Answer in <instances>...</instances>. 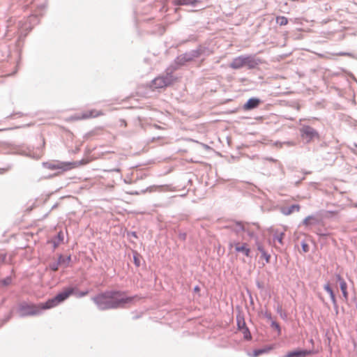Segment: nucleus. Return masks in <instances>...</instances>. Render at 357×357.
Returning <instances> with one entry per match:
<instances>
[{
	"label": "nucleus",
	"mask_w": 357,
	"mask_h": 357,
	"mask_svg": "<svg viewBox=\"0 0 357 357\" xmlns=\"http://www.w3.org/2000/svg\"><path fill=\"white\" fill-rule=\"evenodd\" d=\"M73 288L68 287L63 291L58 294L54 298L47 300L45 303H40L38 305V306H32L33 308H35V310L30 312L29 314L35 315L38 314L42 310H47L54 307L67 299L70 295L73 294Z\"/></svg>",
	"instance_id": "f257e3e1"
},
{
	"label": "nucleus",
	"mask_w": 357,
	"mask_h": 357,
	"mask_svg": "<svg viewBox=\"0 0 357 357\" xmlns=\"http://www.w3.org/2000/svg\"><path fill=\"white\" fill-rule=\"evenodd\" d=\"M88 163L87 160H81L76 162H61L52 161L44 164L45 167L50 170L59 169L62 172L69 171L70 169L77 168L81 165Z\"/></svg>",
	"instance_id": "f03ea898"
},
{
	"label": "nucleus",
	"mask_w": 357,
	"mask_h": 357,
	"mask_svg": "<svg viewBox=\"0 0 357 357\" xmlns=\"http://www.w3.org/2000/svg\"><path fill=\"white\" fill-rule=\"evenodd\" d=\"M113 308L124 307L126 304L132 303L136 296H127L126 292L109 291Z\"/></svg>",
	"instance_id": "7ed1b4c3"
},
{
	"label": "nucleus",
	"mask_w": 357,
	"mask_h": 357,
	"mask_svg": "<svg viewBox=\"0 0 357 357\" xmlns=\"http://www.w3.org/2000/svg\"><path fill=\"white\" fill-rule=\"evenodd\" d=\"M109 291L97 295L93 298V301L100 310L112 309V298Z\"/></svg>",
	"instance_id": "20e7f679"
},
{
	"label": "nucleus",
	"mask_w": 357,
	"mask_h": 357,
	"mask_svg": "<svg viewBox=\"0 0 357 357\" xmlns=\"http://www.w3.org/2000/svg\"><path fill=\"white\" fill-rule=\"evenodd\" d=\"M255 228H257V225L255 224L238 222L235 225L234 229L236 232H246L250 237H252L255 234Z\"/></svg>",
	"instance_id": "39448f33"
},
{
	"label": "nucleus",
	"mask_w": 357,
	"mask_h": 357,
	"mask_svg": "<svg viewBox=\"0 0 357 357\" xmlns=\"http://www.w3.org/2000/svg\"><path fill=\"white\" fill-rule=\"evenodd\" d=\"M104 113L102 111L97 109H91L83 112L79 116H72L70 118V120L79 121L92 118H96L103 115Z\"/></svg>",
	"instance_id": "423d86ee"
},
{
	"label": "nucleus",
	"mask_w": 357,
	"mask_h": 357,
	"mask_svg": "<svg viewBox=\"0 0 357 357\" xmlns=\"http://www.w3.org/2000/svg\"><path fill=\"white\" fill-rule=\"evenodd\" d=\"M301 136L305 139L307 142L314 139H319V133L312 127L308 126H303L301 130Z\"/></svg>",
	"instance_id": "0eeeda50"
},
{
	"label": "nucleus",
	"mask_w": 357,
	"mask_h": 357,
	"mask_svg": "<svg viewBox=\"0 0 357 357\" xmlns=\"http://www.w3.org/2000/svg\"><path fill=\"white\" fill-rule=\"evenodd\" d=\"M231 246L234 247L237 252H242L246 257L250 256L251 250L248 243L236 242L231 244Z\"/></svg>",
	"instance_id": "6e6552de"
},
{
	"label": "nucleus",
	"mask_w": 357,
	"mask_h": 357,
	"mask_svg": "<svg viewBox=\"0 0 357 357\" xmlns=\"http://www.w3.org/2000/svg\"><path fill=\"white\" fill-rule=\"evenodd\" d=\"M172 84L171 77H158L153 81V85L155 88L159 89Z\"/></svg>",
	"instance_id": "1a4fd4ad"
},
{
	"label": "nucleus",
	"mask_w": 357,
	"mask_h": 357,
	"mask_svg": "<svg viewBox=\"0 0 357 357\" xmlns=\"http://www.w3.org/2000/svg\"><path fill=\"white\" fill-rule=\"evenodd\" d=\"M268 231L270 233V234L273 236V242L275 243L276 241L278 242V243L280 245H283V238L284 237V231H280L278 229H275L273 227H271L268 229Z\"/></svg>",
	"instance_id": "9d476101"
},
{
	"label": "nucleus",
	"mask_w": 357,
	"mask_h": 357,
	"mask_svg": "<svg viewBox=\"0 0 357 357\" xmlns=\"http://www.w3.org/2000/svg\"><path fill=\"white\" fill-rule=\"evenodd\" d=\"M237 325L238 328L243 333L244 337L247 340H249L251 338L250 333L248 331V328L245 326V322L243 319L238 318L237 319Z\"/></svg>",
	"instance_id": "9b49d317"
},
{
	"label": "nucleus",
	"mask_w": 357,
	"mask_h": 357,
	"mask_svg": "<svg viewBox=\"0 0 357 357\" xmlns=\"http://www.w3.org/2000/svg\"><path fill=\"white\" fill-rule=\"evenodd\" d=\"M310 354V351L295 350L288 352L284 357H305Z\"/></svg>",
	"instance_id": "f8f14e48"
},
{
	"label": "nucleus",
	"mask_w": 357,
	"mask_h": 357,
	"mask_svg": "<svg viewBox=\"0 0 357 357\" xmlns=\"http://www.w3.org/2000/svg\"><path fill=\"white\" fill-rule=\"evenodd\" d=\"M260 104V100L258 98H250L247 102L243 105V109L245 110H250L252 109L256 108Z\"/></svg>",
	"instance_id": "ddd939ff"
},
{
	"label": "nucleus",
	"mask_w": 357,
	"mask_h": 357,
	"mask_svg": "<svg viewBox=\"0 0 357 357\" xmlns=\"http://www.w3.org/2000/svg\"><path fill=\"white\" fill-rule=\"evenodd\" d=\"M243 56H238L233 59L229 66L233 69H238L244 66Z\"/></svg>",
	"instance_id": "4468645a"
},
{
	"label": "nucleus",
	"mask_w": 357,
	"mask_h": 357,
	"mask_svg": "<svg viewBox=\"0 0 357 357\" xmlns=\"http://www.w3.org/2000/svg\"><path fill=\"white\" fill-rule=\"evenodd\" d=\"M63 241V234L62 231H59L57 236L51 240V243L53 244L54 248H57Z\"/></svg>",
	"instance_id": "2eb2a0df"
},
{
	"label": "nucleus",
	"mask_w": 357,
	"mask_h": 357,
	"mask_svg": "<svg viewBox=\"0 0 357 357\" xmlns=\"http://www.w3.org/2000/svg\"><path fill=\"white\" fill-rule=\"evenodd\" d=\"M324 289L329 294L333 304H336V297L329 283H326L324 287Z\"/></svg>",
	"instance_id": "dca6fc26"
},
{
	"label": "nucleus",
	"mask_w": 357,
	"mask_h": 357,
	"mask_svg": "<svg viewBox=\"0 0 357 357\" xmlns=\"http://www.w3.org/2000/svg\"><path fill=\"white\" fill-rule=\"evenodd\" d=\"M197 2V0H174V4L176 6L194 5Z\"/></svg>",
	"instance_id": "f3484780"
},
{
	"label": "nucleus",
	"mask_w": 357,
	"mask_h": 357,
	"mask_svg": "<svg viewBox=\"0 0 357 357\" xmlns=\"http://www.w3.org/2000/svg\"><path fill=\"white\" fill-rule=\"evenodd\" d=\"M340 287L341 291L342 292V295H343V297H344V300L347 301L348 298H349V293L347 291V282L344 281V282L340 283Z\"/></svg>",
	"instance_id": "a211bd4d"
},
{
	"label": "nucleus",
	"mask_w": 357,
	"mask_h": 357,
	"mask_svg": "<svg viewBox=\"0 0 357 357\" xmlns=\"http://www.w3.org/2000/svg\"><path fill=\"white\" fill-rule=\"evenodd\" d=\"M300 210V206L298 205H292L289 208L287 209H284L282 213L286 215H290L291 213L294 211H298Z\"/></svg>",
	"instance_id": "6ab92c4d"
},
{
	"label": "nucleus",
	"mask_w": 357,
	"mask_h": 357,
	"mask_svg": "<svg viewBox=\"0 0 357 357\" xmlns=\"http://www.w3.org/2000/svg\"><path fill=\"white\" fill-rule=\"evenodd\" d=\"M276 23L280 26H284L288 24V19L284 16H278Z\"/></svg>",
	"instance_id": "aec40b11"
},
{
	"label": "nucleus",
	"mask_w": 357,
	"mask_h": 357,
	"mask_svg": "<svg viewBox=\"0 0 357 357\" xmlns=\"http://www.w3.org/2000/svg\"><path fill=\"white\" fill-rule=\"evenodd\" d=\"M243 60H244L245 66H252L253 63H255V61L252 56H243Z\"/></svg>",
	"instance_id": "412c9836"
},
{
	"label": "nucleus",
	"mask_w": 357,
	"mask_h": 357,
	"mask_svg": "<svg viewBox=\"0 0 357 357\" xmlns=\"http://www.w3.org/2000/svg\"><path fill=\"white\" fill-rule=\"evenodd\" d=\"M63 261L64 259H63L62 256H60L58 263L50 265V268L53 271H56L59 269V264L63 262Z\"/></svg>",
	"instance_id": "4be33fe9"
},
{
	"label": "nucleus",
	"mask_w": 357,
	"mask_h": 357,
	"mask_svg": "<svg viewBox=\"0 0 357 357\" xmlns=\"http://www.w3.org/2000/svg\"><path fill=\"white\" fill-rule=\"evenodd\" d=\"M266 352V350L265 349H257V350H255L253 351V354L252 355V356L253 357H257L259 356V355L264 354Z\"/></svg>",
	"instance_id": "5701e85b"
},
{
	"label": "nucleus",
	"mask_w": 357,
	"mask_h": 357,
	"mask_svg": "<svg viewBox=\"0 0 357 357\" xmlns=\"http://www.w3.org/2000/svg\"><path fill=\"white\" fill-rule=\"evenodd\" d=\"M261 257L266 260V263L270 262L271 255L268 254L266 252H263V254H261Z\"/></svg>",
	"instance_id": "b1692460"
},
{
	"label": "nucleus",
	"mask_w": 357,
	"mask_h": 357,
	"mask_svg": "<svg viewBox=\"0 0 357 357\" xmlns=\"http://www.w3.org/2000/svg\"><path fill=\"white\" fill-rule=\"evenodd\" d=\"M313 220V217L308 216L303 220V224L306 226H308L311 224V220Z\"/></svg>",
	"instance_id": "393cba45"
},
{
	"label": "nucleus",
	"mask_w": 357,
	"mask_h": 357,
	"mask_svg": "<svg viewBox=\"0 0 357 357\" xmlns=\"http://www.w3.org/2000/svg\"><path fill=\"white\" fill-rule=\"evenodd\" d=\"M134 263L136 265V266H137V267H139L140 266V260L139 259L137 254L134 255Z\"/></svg>",
	"instance_id": "a878e982"
},
{
	"label": "nucleus",
	"mask_w": 357,
	"mask_h": 357,
	"mask_svg": "<svg viewBox=\"0 0 357 357\" xmlns=\"http://www.w3.org/2000/svg\"><path fill=\"white\" fill-rule=\"evenodd\" d=\"M32 306H36V305H27L25 309L27 310V312H26V314H29L30 315L29 313L31 311H33L35 310V308H33ZM37 306H38V305H37Z\"/></svg>",
	"instance_id": "bb28decb"
},
{
	"label": "nucleus",
	"mask_w": 357,
	"mask_h": 357,
	"mask_svg": "<svg viewBox=\"0 0 357 357\" xmlns=\"http://www.w3.org/2000/svg\"><path fill=\"white\" fill-rule=\"evenodd\" d=\"M302 249L304 252H307L309 251V246L307 243H302Z\"/></svg>",
	"instance_id": "cd10ccee"
},
{
	"label": "nucleus",
	"mask_w": 357,
	"mask_h": 357,
	"mask_svg": "<svg viewBox=\"0 0 357 357\" xmlns=\"http://www.w3.org/2000/svg\"><path fill=\"white\" fill-rule=\"evenodd\" d=\"M335 278L337 281L339 282L340 284L345 281L344 278L339 274L336 275Z\"/></svg>",
	"instance_id": "c85d7f7f"
},
{
	"label": "nucleus",
	"mask_w": 357,
	"mask_h": 357,
	"mask_svg": "<svg viewBox=\"0 0 357 357\" xmlns=\"http://www.w3.org/2000/svg\"><path fill=\"white\" fill-rule=\"evenodd\" d=\"M257 249L261 252V254H263V252H266L264 247L260 243L257 244Z\"/></svg>",
	"instance_id": "c756f323"
},
{
	"label": "nucleus",
	"mask_w": 357,
	"mask_h": 357,
	"mask_svg": "<svg viewBox=\"0 0 357 357\" xmlns=\"http://www.w3.org/2000/svg\"><path fill=\"white\" fill-rule=\"evenodd\" d=\"M10 281V279H7V280L2 281L1 282H3L4 285H7L9 284Z\"/></svg>",
	"instance_id": "7c9ffc66"
},
{
	"label": "nucleus",
	"mask_w": 357,
	"mask_h": 357,
	"mask_svg": "<svg viewBox=\"0 0 357 357\" xmlns=\"http://www.w3.org/2000/svg\"><path fill=\"white\" fill-rule=\"evenodd\" d=\"M319 56L324 59H329L328 56L323 55V54H319Z\"/></svg>",
	"instance_id": "2f4dec72"
},
{
	"label": "nucleus",
	"mask_w": 357,
	"mask_h": 357,
	"mask_svg": "<svg viewBox=\"0 0 357 357\" xmlns=\"http://www.w3.org/2000/svg\"><path fill=\"white\" fill-rule=\"evenodd\" d=\"M86 294H87V292H83V293L81 294V296H85Z\"/></svg>",
	"instance_id": "473e14b6"
},
{
	"label": "nucleus",
	"mask_w": 357,
	"mask_h": 357,
	"mask_svg": "<svg viewBox=\"0 0 357 357\" xmlns=\"http://www.w3.org/2000/svg\"><path fill=\"white\" fill-rule=\"evenodd\" d=\"M67 260H68V261H69L70 260V256L68 257Z\"/></svg>",
	"instance_id": "72a5a7b5"
},
{
	"label": "nucleus",
	"mask_w": 357,
	"mask_h": 357,
	"mask_svg": "<svg viewBox=\"0 0 357 357\" xmlns=\"http://www.w3.org/2000/svg\"><path fill=\"white\" fill-rule=\"evenodd\" d=\"M195 291H198V290H199V288H198V287H195Z\"/></svg>",
	"instance_id": "f704fd0d"
}]
</instances>
